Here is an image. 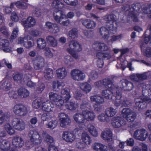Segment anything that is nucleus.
<instances>
[{
  "label": "nucleus",
  "instance_id": "f257e3e1",
  "mask_svg": "<svg viewBox=\"0 0 151 151\" xmlns=\"http://www.w3.org/2000/svg\"><path fill=\"white\" fill-rule=\"evenodd\" d=\"M41 134L44 137L45 140L48 144H51L53 142V138L47 134L45 131H42L38 132L35 130H30L28 133L31 142L34 144L36 145H40L42 142V138L40 136Z\"/></svg>",
  "mask_w": 151,
  "mask_h": 151
},
{
  "label": "nucleus",
  "instance_id": "f03ea898",
  "mask_svg": "<svg viewBox=\"0 0 151 151\" xmlns=\"http://www.w3.org/2000/svg\"><path fill=\"white\" fill-rule=\"evenodd\" d=\"M52 6L53 8L55 9L53 12V16L55 20L57 22L60 20L61 18L65 17V16L63 13V12L58 9L63 8L64 6V4L59 0H55L52 1Z\"/></svg>",
  "mask_w": 151,
  "mask_h": 151
},
{
  "label": "nucleus",
  "instance_id": "7ed1b4c3",
  "mask_svg": "<svg viewBox=\"0 0 151 151\" xmlns=\"http://www.w3.org/2000/svg\"><path fill=\"white\" fill-rule=\"evenodd\" d=\"M116 92L115 99L114 104L116 106L120 105L124 106H127L130 104V102L127 99L121 96V90L116 88L115 90Z\"/></svg>",
  "mask_w": 151,
  "mask_h": 151
},
{
  "label": "nucleus",
  "instance_id": "20e7f679",
  "mask_svg": "<svg viewBox=\"0 0 151 151\" xmlns=\"http://www.w3.org/2000/svg\"><path fill=\"white\" fill-rule=\"evenodd\" d=\"M122 114L124 118L129 122H133L136 117V114L133 110L128 108L123 109Z\"/></svg>",
  "mask_w": 151,
  "mask_h": 151
},
{
  "label": "nucleus",
  "instance_id": "39448f33",
  "mask_svg": "<svg viewBox=\"0 0 151 151\" xmlns=\"http://www.w3.org/2000/svg\"><path fill=\"white\" fill-rule=\"evenodd\" d=\"M135 101L137 109L140 110L146 108V103H151V99L148 97H145L136 99Z\"/></svg>",
  "mask_w": 151,
  "mask_h": 151
},
{
  "label": "nucleus",
  "instance_id": "423d86ee",
  "mask_svg": "<svg viewBox=\"0 0 151 151\" xmlns=\"http://www.w3.org/2000/svg\"><path fill=\"white\" fill-rule=\"evenodd\" d=\"M141 8V5L139 3L133 4L132 5L129 14L133 20L135 22L138 21L137 15V14L139 13Z\"/></svg>",
  "mask_w": 151,
  "mask_h": 151
},
{
  "label": "nucleus",
  "instance_id": "0eeeda50",
  "mask_svg": "<svg viewBox=\"0 0 151 151\" xmlns=\"http://www.w3.org/2000/svg\"><path fill=\"white\" fill-rule=\"evenodd\" d=\"M13 111L18 116H24L28 112V108L23 105L17 104L14 106Z\"/></svg>",
  "mask_w": 151,
  "mask_h": 151
},
{
  "label": "nucleus",
  "instance_id": "6e6552de",
  "mask_svg": "<svg viewBox=\"0 0 151 151\" xmlns=\"http://www.w3.org/2000/svg\"><path fill=\"white\" fill-rule=\"evenodd\" d=\"M59 117L60 124L61 127L66 128L70 125L71 121L67 114L63 113H60Z\"/></svg>",
  "mask_w": 151,
  "mask_h": 151
},
{
  "label": "nucleus",
  "instance_id": "1a4fd4ad",
  "mask_svg": "<svg viewBox=\"0 0 151 151\" xmlns=\"http://www.w3.org/2000/svg\"><path fill=\"white\" fill-rule=\"evenodd\" d=\"M147 136L148 132L146 130L144 129H139L134 132L133 137L137 139L143 141L145 140Z\"/></svg>",
  "mask_w": 151,
  "mask_h": 151
},
{
  "label": "nucleus",
  "instance_id": "9d476101",
  "mask_svg": "<svg viewBox=\"0 0 151 151\" xmlns=\"http://www.w3.org/2000/svg\"><path fill=\"white\" fill-rule=\"evenodd\" d=\"M111 124L114 128H119L125 125L126 124V122L120 116H115L112 119Z\"/></svg>",
  "mask_w": 151,
  "mask_h": 151
},
{
  "label": "nucleus",
  "instance_id": "9b49d317",
  "mask_svg": "<svg viewBox=\"0 0 151 151\" xmlns=\"http://www.w3.org/2000/svg\"><path fill=\"white\" fill-rule=\"evenodd\" d=\"M71 76L73 80L77 81H82L85 77V74L78 69L72 70L71 72Z\"/></svg>",
  "mask_w": 151,
  "mask_h": 151
},
{
  "label": "nucleus",
  "instance_id": "f8f14e48",
  "mask_svg": "<svg viewBox=\"0 0 151 151\" xmlns=\"http://www.w3.org/2000/svg\"><path fill=\"white\" fill-rule=\"evenodd\" d=\"M32 62L34 68L36 70L42 69L45 66V60L43 58L38 56L35 58Z\"/></svg>",
  "mask_w": 151,
  "mask_h": 151
},
{
  "label": "nucleus",
  "instance_id": "ddd939ff",
  "mask_svg": "<svg viewBox=\"0 0 151 151\" xmlns=\"http://www.w3.org/2000/svg\"><path fill=\"white\" fill-rule=\"evenodd\" d=\"M93 47L95 50L104 52L109 50V48L108 45L104 42H96L93 45Z\"/></svg>",
  "mask_w": 151,
  "mask_h": 151
},
{
  "label": "nucleus",
  "instance_id": "4468645a",
  "mask_svg": "<svg viewBox=\"0 0 151 151\" xmlns=\"http://www.w3.org/2000/svg\"><path fill=\"white\" fill-rule=\"evenodd\" d=\"M120 87L124 91H129L134 88L133 83L127 79H122L120 82Z\"/></svg>",
  "mask_w": 151,
  "mask_h": 151
},
{
  "label": "nucleus",
  "instance_id": "2eb2a0df",
  "mask_svg": "<svg viewBox=\"0 0 151 151\" xmlns=\"http://www.w3.org/2000/svg\"><path fill=\"white\" fill-rule=\"evenodd\" d=\"M12 124L14 128L20 131L24 130L25 128V124L21 119L15 118L13 120Z\"/></svg>",
  "mask_w": 151,
  "mask_h": 151
},
{
  "label": "nucleus",
  "instance_id": "dca6fc26",
  "mask_svg": "<svg viewBox=\"0 0 151 151\" xmlns=\"http://www.w3.org/2000/svg\"><path fill=\"white\" fill-rule=\"evenodd\" d=\"M62 137L66 142L72 143L75 139V136L73 133L68 131L63 132Z\"/></svg>",
  "mask_w": 151,
  "mask_h": 151
},
{
  "label": "nucleus",
  "instance_id": "f3484780",
  "mask_svg": "<svg viewBox=\"0 0 151 151\" xmlns=\"http://www.w3.org/2000/svg\"><path fill=\"white\" fill-rule=\"evenodd\" d=\"M83 115L85 119V120L92 121L94 120L96 115L95 113L92 111L87 110L82 111Z\"/></svg>",
  "mask_w": 151,
  "mask_h": 151
},
{
  "label": "nucleus",
  "instance_id": "a211bd4d",
  "mask_svg": "<svg viewBox=\"0 0 151 151\" xmlns=\"http://www.w3.org/2000/svg\"><path fill=\"white\" fill-rule=\"evenodd\" d=\"M81 21L82 25L88 29H93L96 26V22L91 19H82Z\"/></svg>",
  "mask_w": 151,
  "mask_h": 151
},
{
  "label": "nucleus",
  "instance_id": "6ab92c4d",
  "mask_svg": "<svg viewBox=\"0 0 151 151\" xmlns=\"http://www.w3.org/2000/svg\"><path fill=\"white\" fill-rule=\"evenodd\" d=\"M112 132L111 129H106L104 130L101 133V137L104 140L108 142H111L112 141Z\"/></svg>",
  "mask_w": 151,
  "mask_h": 151
},
{
  "label": "nucleus",
  "instance_id": "aec40b11",
  "mask_svg": "<svg viewBox=\"0 0 151 151\" xmlns=\"http://www.w3.org/2000/svg\"><path fill=\"white\" fill-rule=\"evenodd\" d=\"M22 23L25 28L31 27L35 25L36 21L33 17H29L26 20L22 21Z\"/></svg>",
  "mask_w": 151,
  "mask_h": 151
},
{
  "label": "nucleus",
  "instance_id": "412c9836",
  "mask_svg": "<svg viewBox=\"0 0 151 151\" xmlns=\"http://www.w3.org/2000/svg\"><path fill=\"white\" fill-rule=\"evenodd\" d=\"M45 26L49 31L52 33H56L59 31L58 26L56 24L48 22H46Z\"/></svg>",
  "mask_w": 151,
  "mask_h": 151
},
{
  "label": "nucleus",
  "instance_id": "4be33fe9",
  "mask_svg": "<svg viewBox=\"0 0 151 151\" xmlns=\"http://www.w3.org/2000/svg\"><path fill=\"white\" fill-rule=\"evenodd\" d=\"M13 146L17 148L22 147L24 145V142L20 137H16L14 138L12 140Z\"/></svg>",
  "mask_w": 151,
  "mask_h": 151
},
{
  "label": "nucleus",
  "instance_id": "5701e85b",
  "mask_svg": "<svg viewBox=\"0 0 151 151\" xmlns=\"http://www.w3.org/2000/svg\"><path fill=\"white\" fill-rule=\"evenodd\" d=\"M69 50H75L76 51H80L81 50L82 48L80 44L77 41L73 40L69 42Z\"/></svg>",
  "mask_w": 151,
  "mask_h": 151
},
{
  "label": "nucleus",
  "instance_id": "b1692460",
  "mask_svg": "<svg viewBox=\"0 0 151 151\" xmlns=\"http://www.w3.org/2000/svg\"><path fill=\"white\" fill-rule=\"evenodd\" d=\"M54 106L51 102L47 101L42 103V110L45 111L50 112L52 111Z\"/></svg>",
  "mask_w": 151,
  "mask_h": 151
},
{
  "label": "nucleus",
  "instance_id": "393cba45",
  "mask_svg": "<svg viewBox=\"0 0 151 151\" xmlns=\"http://www.w3.org/2000/svg\"><path fill=\"white\" fill-rule=\"evenodd\" d=\"M12 78L15 81L19 83L23 84L25 81L23 77V75L18 72L14 73L12 75Z\"/></svg>",
  "mask_w": 151,
  "mask_h": 151
},
{
  "label": "nucleus",
  "instance_id": "a878e982",
  "mask_svg": "<svg viewBox=\"0 0 151 151\" xmlns=\"http://www.w3.org/2000/svg\"><path fill=\"white\" fill-rule=\"evenodd\" d=\"M9 43V41L5 39L2 40L0 42V45L2 46L3 50L5 52H11V48L8 47Z\"/></svg>",
  "mask_w": 151,
  "mask_h": 151
},
{
  "label": "nucleus",
  "instance_id": "bb28decb",
  "mask_svg": "<svg viewBox=\"0 0 151 151\" xmlns=\"http://www.w3.org/2000/svg\"><path fill=\"white\" fill-rule=\"evenodd\" d=\"M81 140L85 144L87 145H90L92 142L91 137L86 132L82 133Z\"/></svg>",
  "mask_w": 151,
  "mask_h": 151
},
{
  "label": "nucleus",
  "instance_id": "cd10ccee",
  "mask_svg": "<svg viewBox=\"0 0 151 151\" xmlns=\"http://www.w3.org/2000/svg\"><path fill=\"white\" fill-rule=\"evenodd\" d=\"M56 74L58 78L63 79L67 76V72L65 68H62L56 70Z\"/></svg>",
  "mask_w": 151,
  "mask_h": 151
},
{
  "label": "nucleus",
  "instance_id": "c85d7f7f",
  "mask_svg": "<svg viewBox=\"0 0 151 151\" xmlns=\"http://www.w3.org/2000/svg\"><path fill=\"white\" fill-rule=\"evenodd\" d=\"M99 32L104 39L107 40L109 37V34L108 29L104 27H102L99 29Z\"/></svg>",
  "mask_w": 151,
  "mask_h": 151
},
{
  "label": "nucleus",
  "instance_id": "c756f323",
  "mask_svg": "<svg viewBox=\"0 0 151 151\" xmlns=\"http://www.w3.org/2000/svg\"><path fill=\"white\" fill-rule=\"evenodd\" d=\"M10 148V142L5 140H0V148L4 151H8Z\"/></svg>",
  "mask_w": 151,
  "mask_h": 151
},
{
  "label": "nucleus",
  "instance_id": "7c9ffc66",
  "mask_svg": "<svg viewBox=\"0 0 151 151\" xmlns=\"http://www.w3.org/2000/svg\"><path fill=\"white\" fill-rule=\"evenodd\" d=\"M103 19L106 21V24L113 23L116 21V16L113 14L106 15L103 17Z\"/></svg>",
  "mask_w": 151,
  "mask_h": 151
},
{
  "label": "nucleus",
  "instance_id": "2f4dec72",
  "mask_svg": "<svg viewBox=\"0 0 151 151\" xmlns=\"http://www.w3.org/2000/svg\"><path fill=\"white\" fill-rule=\"evenodd\" d=\"M79 85L81 90L86 93H89L92 89L91 85L86 82L80 83Z\"/></svg>",
  "mask_w": 151,
  "mask_h": 151
},
{
  "label": "nucleus",
  "instance_id": "473e14b6",
  "mask_svg": "<svg viewBox=\"0 0 151 151\" xmlns=\"http://www.w3.org/2000/svg\"><path fill=\"white\" fill-rule=\"evenodd\" d=\"M90 99L91 102H95L96 105L102 104L104 101V99L102 97L98 95L91 96Z\"/></svg>",
  "mask_w": 151,
  "mask_h": 151
},
{
  "label": "nucleus",
  "instance_id": "72a5a7b5",
  "mask_svg": "<svg viewBox=\"0 0 151 151\" xmlns=\"http://www.w3.org/2000/svg\"><path fill=\"white\" fill-rule=\"evenodd\" d=\"M73 119L76 122L79 124H83L85 122L82 112V114L79 113L76 114L73 116Z\"/></svg>",
  "mask_w": 151,
  "mask_h": 151
},
{
  "label": "nucleus",
  "instance_id": "f704fd0d",
  "mask_svg": "<svg viewBox=\"0 0 151 151\" xmlns=\"http://www.w3.org/2000/svg\"><path fill=\"white\" fill-rule=\"evenodd\" d=\"M69 89L67 88H65L61 89V93L63 95L61 98H64L65 102H68L71 97V96L69 93Z\"/></svg>",
  "mask_w": 151,
  "mask_h": 151
},
{
  "label": "nucleus",
  "instance_id": "c9c22d12",
  "mask_svg": "<svg viewBox=\"0 0 151 151\" xmlns=\"http://www.w3.org/2000/svg\"><path fill=\"white\" fill-rule=\"evenodd\" d=\"M44 77L46 79L50 80L53 78V70L51 68H47L44 71Z\"/></svg>",
  "mask_w": 151,
  "mask_h": 151
},
{
  "label": "nucleus",
  "instance_id": "e433bc0d",
  "mask_svg": "<svg viewBox=\"0 0 151 151\" xmlns=\"http://www.w3.org/2000/svg\"><path fill=\"white\" fill-rule=\"evenodd\" d=\"M88 131L93 136L96 137L98 135V132L96 127L91 124H89L87 126Z\"/></svg>",
  "mask_w": 151,
  "mask_h": 151
},
{
  "label": "nucleus",
  "instance_id": "4c0bfd02",
  "mask_svg": "<svg viewBox=\"0 0 151 151\" xmlns=\"http://www.w3.org/2000/svg\"><path fill=\"white\" fill-rule=\"evenodd\" d=\"M46 39L47 43L51 46L55 47L57 45V40L54 36H47L46 37Z\"/></svg>",
  "mask_w": 151,
  "mask_h": 151
},
{
  "label": "nucleus",
  "instance_id": "58836bf2",
  "mask_svg": "<svg viewBox=\"0 0 151 151\" xmlns=\"http://www.w3.org/2000/svg\"><path fill=\"white\" fill-rule=\"evenodd\" d=\"M29 93L28 90L24 88H20L18 91V95L22 98L28 97L29 96Z\"/></svg>",
  "mask_w": 151,
  "mask_h": 151
},
{
  "label": "nucleus",
  "instance_id": "ea45409f",
  "mask_svg": "<svg viewBox=\"0 0 151 151\" xmlns=\"http://www.w3.org/2000/svg\"><path fill=\"white\" fill-rule=\"evenodd\" d=\"M91 108V105L88 100H83L80 106V108L83 111L85 109H90Z\"/></svg>",
  "mask_w": 151,
  "mask_h": 151
},
{
  "label": "nucleus",
  "instance_id": "a19ab883",
  "mask_svg": "<svg viewBox=\"0 0 151 151\" xmlns=\"http://www.w3.org/2000/svg\"><path fill=\"white\" fill-rule=\"evenodd\" d=\"M116 113V109L111 107L106 108L105 111V113L108 118L113 116Z\"/></svg>",
  "mask_w": 151,
  "mask_h": 151
},
{
  "label": "nucleus",
  "instance_id": "79ce46f5",
  "mask_svg": "<svg viewBox=\"0 0 151 151\" xmlns=\"http://www.w3.org/2000/svg\"><path fill=\"white\" fill-rule=\"evenodd\" d=\"M37 47L40 49H44L46 47V43L43 39L39 38L37 40Z\"/></svg>",
  "mask_w": 151,
  "mask_h": 151
},
{
  "label": "nucleus",
  "instance_id": "37998d69",
  "mask_svg": "<svg viewBox=\"0 0 151 151\" xmlns=\"http://www.w3.org/2000/svg\"><path fill=\"white\" fill-rule=\"evenodd\" d=\"M101 94L103 96L108 99H111L113 96L112 92L109 89L102 91Z\"/></svg>",
  "mask_w": 151,
  "mask_h": 151
},
{
  "label": "nucleus",
  "instance_id": "c03bdc74",
  "mask_svg": "<svg viewBox=\"0 0 151 151\" xmlns=\"http://www.w3.org/2000/svg\"><path fill=\"white\" fill-rule=\"evenodd\" d=\"M96 57L98 60H102L107 59H109L111 58V56L109 53H104L101 52H98L96 54Z\"/></svg>",
  "mask_w": 151,
  "mask_h": 151
},
{
  "label": "nucleus",
  "instance_id": "a18cd8bd",
  "mask_svg": "<svg viewBox=\"0 0 151 151\" xmlns=\"http://www.w3.org/2000/svg\"><path fill=\"white\" fill-rule=\"evenodd\" d=\"M98 120L101 122H108L109 121V118L107 116L105 113H101L97 116Z\"/></svg>",
  "mask_w": 151,
  "mask_h": 151
},
{
  "label": "nucleus",
  "instance_id": "49530a36",
  "mask_svg": "<svg viewBox=\"0 0 151 151\" xmlns=\"http://www.w3.org/2000/svg\"><path fill=\"white\" fill-rule=\"evenodd\" d=\"M102 85L104 86L106 88H113V86L112 83L110 79L105 78L102 81Z\"/></svg>",
  "mask_w": 151,
  "mask_h": 151
},
{
  "label": "nucleus",
  "instance_id": "de8ad7c7",
  "mask_svg": "<svg viewBox=\"0 0 151 151\" xmlns=\"http://www.w3.org/2000/svg\"><path fill=\"white\" fill-rule=\"evenodd\" d=\"M142 94L144 96L147 97V95L150 94L151 93V90L149 86L144 85L142 88Z\"/></svg>",
  "mask_w": 151,
  "mask_h": 151
},
{
  "label": "nucleus",
  "instance_id": "09e8293b",
  "mask_svg": "<svg viewBox=\"0 0 151 151\" xmlns=\"http://www.w3.org/2000/svg\"><path fill=\"white\" fill-rule=\"evenodd\" d=\"M15 5L18 8L23 9H27L28 7L27 4L26 3L19 1L16 2Z\"/></svg>",
  "mask_w": 151,
  "mask_h": 151
},
{
  "label": "nucleus",
  "instance_id": "8fccbe9b",
  "mask_svg": "<svg viewBox=\"0 0 151 151\" xmlns=\"http://www.w3.org/2000/svg\"><path fill=\"white\" fill-rule=\"evenodd\" d=\"M49 96L50 100L55 102L61 97L58 94L53 92H50L49 93Z\"/></svg>",
  "mask_w": 151,
  "mask_h": 151
},
{
  "label": "nucleus",
  "instance_id": "3c124183",
  "mask_svg": "<svg viewBox=\"0 0 151 151\" xmlns=\"http://www.w3.org/2000/svg\"><path fill=\"white\" fill-rule=\"evenodd\" d=\"M69 36L72 38L74 39L78 36V30L76 28H73L69 32Z\"/></svg>",
  "mask_w": 151,
  "mask_h": 151
},
{
  "label": "nucleus",
  "instance_id": "603ef678",
  "mask_svg": "<svg viewBox=\"0 0 151 151\" xmlns=\"http://www.w3.org/2000/svg\"><path fill=\"white\" fill-rule=\"evenodd\" d=\"M62 82H59L58 81H54L52 82V87L53 89L55 91H58L60 87L62 85Z\"/></svg>",
  "mask_w": 151,
  "mask_h": 151
},
{
  "label": "nucleus",
  "instance_id": "864d4df0",
  "mask_svg": "<svg viewBox=\"0 0 151 151\" xmlns=\"http://www.w3.org/2000/svg\"><path fill=\"white\" fill-rule=\"evenodd\" d=\"M5 128L7 132L9 134L12 135L15 133V131L9 124L7 123L5 124Z\"/></svg>",
  "mask_w": 151,
  "mask_h": 151
},
{
  "label": "nucleus",
  "instance_id": "5fc2aeb1",
  "mask_svg": "<svg viewBox=\"0 0 151 151\" xmlns=\"http://www.w3.org/2000/svg\"><path fill=\"white\" fill-rule=\"evenodd\" d=\"M113 24L112 23L106 24V26L111 32L114 34L116 32L117 28L116 27L114 26Z\"/></svg>",
  "mask_w": 151,
  "mask_h": 151
},
{
  "label": "nucleus",
  "instance_id": "6e6d98bb",
  "mask_svg": "<svg viewBox=\"0 0 151 151\" xmlns=\"http://www.w3.org/2000/svg\"><path fill=\"white\" fill-rule=\"evenodd\" d=\"M2 86L4 89L6 91H8L11 88L12 85L10 82L8 81H6L2 83Z\"/></svg>",
  "mask_w": 151,
  "mask_h": 151
},
{
  "label": "nucleus",
  "instance_id": "4d7b16f0",
  "mask_svg": "<svg viewBox=\"0 0 151 151\" xmlns=\"http://www.w3.org/2000/svg\"><path fill=\"white\" fill-rule=\"evenodd\" d=\"M31 38L29 36H27L24 37H19L18 39V43L23 44L24 45V42L28 41V40H30Z\"/></svg>",
  "mask_w": 151,
  "mask_h": 151
},
{
  "label": "nucleus",
  "instance_id": "13d9d810",
  "mask_svg": "<svg viewBox=\"0 0 151 151\" xmlns=\"http://www.w3.org/2000/svg\"><path fill=\"white\" fill-rule=\"evenodd\" d=\"M44 55L48 58H52L53 56V54L51 52L50 49L48 47H46L44 50Z\"/></svg>",
  "mask_w": 151,
  "mask_h": 151
},
{
  "label": "nucleus",
  "instance_id": "bf43d9fd",
  "mask_svg": "<svg viewBox=\"0 0 151 151\" xmlns=\"http://www.w3.org/2000/svg\"><path fill=\"white\" fill-rule=\"evenodd\" d=\"M41 104V102L40 99H36L33 101L32 106L33 108L37 109L40 107Z\"/></svg>",
  "mask_w": 151,
  "mask_h": 151
},
{
  "label": "nucleus",
  "instance_id": "052dcab7",
  "mask_svg": "<svg viewBox=\"0 0 151 151\" xmlns=\"http://www.w3.org/2000/svg\"><path fill=\"white\" fill-rule=\"evenodd\" d=\"M65 17L61 18L60 20L57 22L59 23L63 26H67L70 23V21L68 19L66 20L65 21L63 20L64 18Z\"/></svg>",
  "mask_w": 151,
  "mask_h": 151
},
{
  "label": "nucleus",
  "instance_id": "680f3d73",
  "mask_svg": "<svg viewBox=\"0 0 151 151\" xmlns=\"http://www.w3.org/2000/svg\"><path fill=\"white\" fill-rule=\"evenodd\" d=\"M7 116L1 110L0 111V124H2L6 120Z\"/></svg>",
  "mask_w": 151,
  "mask_h": 151
},
{
  "label": "nucleus",
  "instance_id": "e2e57ef3",
  "mask_svg": "<svg viewBox=\"0 0 151 151\" xmlns=\"http://www.w3.org/2000/svg\"><path fill=\"white\" fill-rule=\"evenodd\" d=\"M18 31V28L17 27H15L13 29L11 36L10 38L12 40H13L17 37Z\"/></svg>",
  "mask_w": 151,
  "mask_h": 151
},
{
  "label": "nucleus",
  "instance_id": "0e129e2a",
  "mask_svg": "<svg viewBox=\"0 0 151 151\" xmlns=\"http://www.w3.org/2000/svg\"><path fill=\"white\" fill-rule=\"evenodd\" d=\"M137 77V79L138 81V82H140L141 81L145 80L147 78V76L145 73L136 74Z\"/></svg>",
  "mask_w": 151,
  "mask_h": 151
},
{
  "label": "nucleus",
  "instance_id": "69168bd1",
  "mask_svg": "<svg viewBox=\"0 0 151 151\" xmlns=\"http://www.w3.org/2000/svg\"><path fill=\"white\" fill-rule=\"evenodd\" d=\"M73 61V58L69 55H66L64 57V61L66 64L70 65Z\"/></svg>",
  "mask_w": 151,
  "mask_h": 151
},
{
  "label": "nucleus",
  "instance_id": "338daca9",
  "mask_svg": "<svg viewBox=\"0 0 151 151\" xmlns=\"http://www.w3.org/2000/svg\"><path fill=\"white\" fill-rule=\"evenodd\" d=\"M101 144H102L99 143L95 142L92 146V147L95 150L100 151Z\"/></svg>",
  "mask_w": 151,
  "mask_h": 151
},
{
  "label": "nucleus",
  "instance_id": "774afa93",
  "mask_svg": "<svg viewBox=\"0 0 151 151\" xmlns=\"http://www.w3.org/2000/svg\"><path fill=\"white\" fill-rule=\"evenodd\" d=\"M51 117L49 113H45L43 114L41 116V119L43 121H47L51 119Z\"/></svg>",
  "mask_w": 151,
  "mask_h": 151
}]
</instances>
